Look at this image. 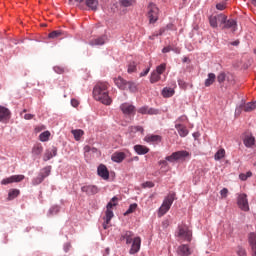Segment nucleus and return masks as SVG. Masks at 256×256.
<instances>
[{"mask_svg": "<svg viewBox=\"0 0 256 256\" xmlns=\"http://www.w3.org/2000/svg\"><path fill=\"white\" fill-rule=\"evenodd\" d=\"M109 85L107 82H100L96 84V86L93 89V95L94 99L96 101H100V103H103V105H111L113 103V100L111 97H109Z\"/></svg>", "mask_w": 256, "mask_h": 256, "instance_id": "f257e3e1", "label": "nucleus"}, {"mask_svg": "<svg viewBox=\"0 0 256 256\" xmlns=\"http://www.w3.org/2000/svg\"><path fill=\"white\" fill-rule=\"evenodd\" d=\"M121 241H126V245H131L129 250L130 255H135L141 251V237H135L132 231H124L120 237Z\"/></svg>", "mask_w": 256, "mask_h": 256, "instance_id": "f03ea898", "label": "nucleus"}, {"mask_svg": "<svg viewBox=\"0 0 256 256\" xmlns=\"http://www.w3.org/2000/svg\"><path fill=\"white\" fill-rule=\"evenodd\" d=\"M173 201H175V193H170L164 198L163 203L158 210V217H163V215L171 209Z\"/></svg>", "mask_w": 256, "mask_h": 256, "instance_id": "7ed1b4c3", "label": "nucleus"}, {"mask_svg": "<svg viewBox=\"0 0 256 256\" xmlns=\"http://www.w3.org/2000/svg\"><path fill=\"white\" fill-rule=\"evenodd\" d=\"M190 153L185 150L173 152L170 156L166 157V161H169L170 163H173L175 161H185L187 157H190Z\"/></svg>", "mask_w": 256, "mask_h": 256, "instance_id": "20e7f679", "label": "nucleus"}, {"mask_svg": "<svg viewBox=\"0 0 256 256\" xmlns=\"http://www.w3.org/2000/svg\"><path fill=\"white\" fill-rule=\"evenodd\" d=\"M148 13L147 17L149 19V23H157L159 19V8L154 3H150L148 5Z\"/></svg>", "mask_w": 256, "mask_h": 256, "instance_id": "39448f33", "label": "nucleus"}, {"mask_svg": "<svg viewBox=\"0 0 256 256\" xmlns=\"http://www.w3.org/2000/svg\"><path fill=\"white\" fill-rule=\"evenodd\" d=\"M225 21H227V16L222 13L209 17V23L213 29H217V27H219V25L221 27V25H223L225 23Z\"/></svg>", "mask_w": 256, "mask_h": 256, "instance_id": "423d86ee", "label": "nucleus"}, {"mask_svg": "<svg viewBox=\"0 0 256 256\" xmlns=\"http://www.w3.org/2000/svg\"><path fill=\"white\" fill-rule=\"evenodd\" d=\"M115 201H118L117 196H114L106 206V223H111V219H113L114 214L113 210L111 209H113V207H116L117 203H115Z\"/></svg>", "mask_w": 256, "mask_h": 256, "instance_id": "0eeeda50", "label": "nucleus"}, {"mask_svg": "<svg viewBox=\"0 0 256 256\" xmlns=\"http://www.w3.org/2000/svg\"><path fill=\"white\" fill-rule=\"evenodd\" d=\"M192 235L193 233L186 225L178 227V237H180V239H184V241H191Z\"/></svg>", "mask_w": 256, "mask_h": 256, "instance_id": "6e6552de", "label": "nucleus"}, {"mask_svg": "<svg viewBox=\"0 0 256 256\" xmlns=\"http://www.w3.org/2000/svg\"><path fill=\"white\" fill-rule=\"evenodd\" d=\"M237 205L241 211H249V200H247V194L242 193L238 195Z\"/></svg>", "mask_w": 256, "mask_h": 256, "instance_id": "1a4fd4ad", "label": "nucleus"}, {"mask_svg": "<svg viewBox=\"0 0 256 256\" xmlns=\"http://www.w3.org/2000/svg\"><path fill=\"white\" fill-rule=\"evenodd\" d=\"M23 179H25L24 175H13L8 178H4L1 181V185H9L11 183H21V181H23Z\"/></svg>", "mask_w": 256, "mask_h": 256, "instance_id": "9d476101", "label": "nucleus"}, {"mask_svg": "<svg viewBox=\"0 0 256 256\" xmlns=\"http://www.w3.org/2000/svg\"><path fill=\"white\" fill-rule=\"evenodd\" d=\"M248 243L251 248L252 256H256V233L255 232H251L248 235Z\"/></svg>", "mask_w": 256, "mask_h": 256, "instance_id": "9b49d317", "label": "nucleus"}, {"mask_svg": "<svg viewBox=\"0 0 256 256\" xmlns=\"http://www.w3.org/2000/svg\"><path fill=\"white\" fill-rule=\"evenodd\" d=\"M120 109L122 111V113H124V115H134L135 113V106L133 104H129V103H123L120 106Z\"/></svg>", "mask_w": 256, "mask_h": 256, "instance_id": "f8f14e48", "label": "nucleus"}, {"mask_svg": "<svg viewBox=\"0 0 256 256\" xmlns=\"http://www.w3.org/2000/svg\"><path fill=\"white\" fill-rule=\"evenodd\" d=\"M105 43H107V36H105V35L99 36V37L94 38V39L89 41V45H91V47H97L99 45H105Z\"/></svg>", "mask_w": 256, "mask_h": 256, "instance_id": "ddd939ff", "label": "nucleus"}, {"mask_svg": "<svg viewBox=\"0 0 256 256\" xmlns=\"http://www.w3.org/2000/svg\"><path fill=\"white\" fill-rule=\"evenodd\" d=\"M53 157H57V147L55 146L45 151L43 161H49L53 159Z\"/></svg>", "mask_w": 256, "mask_h": 256, "instance_id": "4468645a", "label": "nucleus"}, {"mask_svg": "<svg viewBox=\"0 0 256 256\" xmlns=\"http://www.w3.org/2000/svg\"><path fill=\"white\" fill-rule=\"evenodd\" d=\"M82 193H86V195H97L99 193V188L95 185L83 186L81 188Z\"/></svg>", "mask_w": 256, "mask_h": 256, "instance_id": "2eb2a0df", "label": "nucleus"}, {"mask_svg": "<svg viewBox=\"0 0 256 256\" xmlns=\"http://www.w3.org/2000/svg\"><path fill=\"white\" fill-rule=\"evenodd\" d=\"M127 80L123 79V77L118 76L117 78H114V83L118 87V89H121L122 91H127Z\"/></svg>", "mask_w": 256, "mask_h": 256, "instance_id": "dca6fc26", "label": "nucleus"}, {"mask_svg": "<svg viewBox=\"0 0 256 256\" xmlns=\"http://www.w3.org/2000/svg\"><path fill=\"white\" fill-rule=\"evenodd\" d=\"M97 172L99 177H102V179H104L105 181L109 179V170L107 169V166L103 164L99 165Z\"/></svg>", "mask_w": 256, "mask_h": 256, "instance_id": "f3484780", "label": "nucleus"}, {"mask_svg": "<svg viewBox=\"0 0 256 256\" xmlns=\"http://www.w3.org/2000/svg\"><path fill=\"white\" fill-rule=\"evenodd\" d=\"M11 119V111L4 106H0V121H9Z\"/></svg>", "mask_w": 256, "mask_h": 256, "instance_id": "a211bd4d", "label": "nucleus"}, {"mask_svg": "<svg viewBox=\"0 0 256 256\" xmlns=\"http://www.w3.org/2000/svg\"><path fill=\"white\" fill-rule=\"evenodd\" d=\"M222 29H232L233 32L237 31V21L233 19L225 20Z\"/></svg>", "mask_w": 256, "mask_h": 256, "instance_id": "6ab92c4d", "label": "nucleus"}, {"mask_svg": "<svg viewBox=\"0 0 256 256\" xmlns=\"http://www.w3.org/2000/svg\"><path fill=\"white\" fill-rule=\"evenodd\" d=\"M177 253L180 256H189L191 254V249L188 245L182 244L178 247Z\"/></svg>", "mask_w": 256, "mask_h": 256, "instance_id": "aec40b11", "label": "nucleus"}, {"mask_svg": "<svg viewBox=\"0 0 256 256\" xmlns=\"http://www.w3.org/2000/svg\"><path fill=\"white\" fill-rule=\"evenodd\" d=\"M126 155L125 152H115L111 159L114 161V163H123V160L125 159Z\"/></svg>", "mask_w": 256, "mask_h": 256, "instance_id": "412c9836", "label": "nucleus"}, {"mask_svg": "<svg viewBox=\"0 0 256 256\" xmlns=\"http://www.w3.org/2000/svg\"><path fill=\"white\" fill-rule=\"evenodd\" d=\"M243 143L245 147H253V145H255V137L251 134H246L243 139Z\"/></svg>", "mask_w": 256, "mask_h": 256, "instance_id": "4be33fe9", "label": "nucleus"}, {"mask_svg": "<svg viewBox=\"0 0 256 256\" xmlns=\"http://www.w3.org/2000/svg\"><path fill=\"white\" fill-rule=\"evenodd\" d=\"M134 151L137 153V155H147L149 153V148L147 146L143 145H135Z\"/></svg>", "mask_w": 256, "mask_h": 256, "instance_id": "5701e85b", "label": "nucleus"}, {"mask_svg": "<svg viewBox=\"0 0 256 256\" xmlns=\"http://www.w3.org/2000/svg\"><path fill=\"white\" fill-rule=\"evenodd\" d=\"M41 153H43V145L41 143L35 144L32 148V155L34 157H41Z\"/></svg>", "mask_w": 256, "mask_h": 256, "instance_id": "b1692460", "label": "nucleus"}, {"mask_svg": "<svg viewBox=\"0 0 256 256\" xmlns=\"http://www.w3.org/2000/svg\"><path fill=\"white\" fill-rule=\"evenodd\" d=\"M161 136L159 135H147L144 138V141H146V143H161Z\"/></svg>", "mask_w": 256, "mask_h": 256, "instance_id": "393cba45", "label": "nucleus"}, {"mask_svg": "<svg viewBox=\"0 0 256 256\" xmlns=\"http://www.w3.org/2000/svg\"><path fill=\"white\" fill-rule=\"evenodd\" d=\"M138 113H140L141 115H155V110L153 108L143 106L138 109Z\"/></svg>", "mask_w": 256, "mask_h": 256, "instance_id": "a878e982", "label": "nucleus"}, {"mask_svg": "<svg viewBox=\"0 0 256 256\" xmlns=\"http://www.w3.org/2000/svg\"><path fill=\"white\" fill-rule=\"evenodd\" d=\"M86 5L91 11H97L99 7V0H86Z\"/></svg>", "mask_w": 256, "mask_h": 256, "instance_id": "bb28decb", "label": "nucleus"}, {"mask_svg": "<svg viewBox=\"0 0 256 256\" xmlns=\"http://www.w3.org/2000/svg\"><path fill=\"white\" fill-rule=\"evenodd\" d=\"M176 129L180 135V137H187V135H189V130H187V127L178 124L176 125Z\"/></svg>", "mask_w": 256, "mask_h": 256, "instance_id": "cd10ccee", "label": "nucleus"}, {"mask_svg": "<svg viewBox=\"0 0 256 256\" xmlns=\"http://www.w3.org/2000/svg\"><path fill=\"white\" fill-rule=\"evenodd\" d=\"M215 79H217L215 73H209L208 78L205 80V87H211L215 83Z\"/></svg>", "mask_w": 256, "mask_h": 256, "instance_id": "c85d7f7f", "label": "nucleus"}, {"mask_svg": "<svg viewBox=\"0 0 256 256\" xmlns=\"http://www.w3.org/2000/svg\"><path fill=\"white\" fill-rule=\"evenodd\" d=\"M21 191L19 189H10L8 193V201H13L16 197H19Z\"/></svg>", "mask_w": 256, "mask_h": 256, "instance_id": "c756f323", "label": "nucleus"}, {"mask_svg": "<svg viewBox=\"0 0 256 256\" xmlns=\"http://www.w3.org/2000/svg\"><path fill=\"white\" fill-rule=\"evenodd\" d=\"M126 89H128L130 93H137L138 91L137 83L133 81H128L126 83Z\"/></svg>", "mask_w": 256, "mask_h": 256, "instance_id": "7c9ffc66", "label": "nucleus"}, {"mask_svg": "<svg viewBox=\"0 0 256 256\" xmlns=\"http://www.w3.org/2000/svg\"><path fill=\"white\" fill-rule=\"evenodd\" d=\"M173 95H175V90L173 88L165 87L162 90V96L165 98L173 97Z\"/></svg>", "mask_w": 256, "mask_h": 256, "instance_id": "2f4dec72", "label": "nucleus"}, {"mask_svg": "<svg viewBox=\"0 0 256 256\" xmlns=\"http://www.w3.org/2000/svg\"><path fill=\"white\" fill-rule=\"evenodd\" d=\"M158 81H161V74L153 71L150 75V83H158Z\"/></svg>", "mask_w": 256, "mask_h": 256, "instance_id": "473e14b6", "label": "nucleus"}, {"mask_svg": "<svg viewBox=\"0 0 256 256\" xmlns=\"http://www.w3.org/2000/svg\"><path fill=\"white\" fill-rule=\"evenodd\" d=\"M224 157H225V149L223 148L219 149L214 155L215 161H221V159H223Z\"/></svg>", "mask_w": 256, "mask_h": 256, "instance_id": "72a5a7b5", "label": "nucleus"}, {"mask_svg": "<svg viewBox=\"0 0 256 256\" xmlns=\"http://www.w3.org/2000/svg\"><path fill=\"white\" fill-rule=\"evenodd\" d=\"M39 175H41L44 179L49 177V175H51V166H47L45 168H43Z\"/></svg>", "mask_w": 256, "mask_h": 256, "instance_id": "f704fd0d", "label": "nucleus"}, {"mask_svg": "<svg viewBox=\"0 0 256 256\" xmlns=\"http://www.w3.org/2000/svg\"><path fill=\"white\" fill-rule=\"evenodd\" d=\"M72 135H74V138L76 141H79L81 139V137H83V130L78 129V130H72L71 131Z\"/></svg>", "mask_w": 256, "mask_h": 256, "instance_id": "c9c22d12", "label": "nucleus"}, {"mask_svg": "<svg viewBox=\"0 0 256 256\" xmlns=\"http://www.w3.org/2000/svg\"><path fill=\"white\" fill-rule=\"evenodd\" d=\"M49 137H51V132H49V131L42 132L39 135V139H40V141H42V143H45V141H47L49 139Z\"/></svg>", "mask_w": 256, "mask_h": 256, "instance_id": "e433bc0d", "label": "nucleus"}, {"mask_svg": "<svg viewBox=\"0 0 256 256\" xmlns=\"http://www.w3.org/2000/svg\"><path fill=\"white\" fill-rule=\"evenodd\" d=\"M165 69H167V64L162 63L159 66L156 67V70H154L158 75H163L165 73Z\"/></svg>", "mask_w": 256, "mask_h": 256, "instance_id": "4c0bfd02", "label": "nucleus"}, {"mask_svg": "<svg viewBox=\"0 0 256 256\" xmlns=\"http://www.w3.org/2000/svg\"><path fill=\"white\" fill-rule=\"evenodd\" d=\"M61 35H62L61 30H55V31H52L51 33H49L48 37H49V39H57V38L61 37Z\"/></svg>", "mask_w": 256, "mask_h": 256, "instance_id": "58836bf2", "label": "nucleus"}, {"mask_svg": "<svg viewBox=\"0 0 256 256\" xmlns=\"http://www.w3.org/2000/svg\"><path fill=\"white\" fill-rule=\"evenodd\" d=\"M43 181H45V178L43 176H41L40 174H38V176L32 180V184L33 185H41V183H43Z\"/></svg>", "mask_w": 256, "mask_h": 256, "instance_id": "ea45409f", "label": "nucleus"}, {"mask_svg": "<svg viewBox=\"0 0 256 256\" xmlns=\"http://www.w3.org/2000/svg\"><path fill=\"white\" fill-rule=\"evenodd\" d=\"M136 210H137V204H136V203L131 204V205L129 206V208H128V211H126V212L124 213V215H125V216L131 215V213H135Z\"/></svg>", "mask_w": 256, "mask_h": 256, "instance_id": "a19ab883", "label": "nucleus"}, {"mask_svg": "<svg viewBox=\"0 0 256 256\" xmlns=\"http://www.w3.org/2000/svg\"><path fill=\"white\" fill-rule=\"evenodd\" d=\"M253 173L251 171L245 173H242L239 175V179H241V181H247V179H249V177H252Z\"/></svg>", "mask_w": 256, "mask_h": 256, "instance_id": "79ce46f5", "label": "nucleus"}, {"mask_svg": "<svg viewBox=\"0 0 256 256\" xmlns=\"http://www.w3.org/2000/svg\"><path fill=\"white\" fill-rule=\"evenodd\" d=\"M227 79V75L225 74V72H221L220 74H218L217 76V81L218 83H225V80Z\"/></svg>", "mask_w": 256, "mask_h": 256, "instance_id": "37998d69", "label": "nucleus"}, {"mask_svg": "<svg viewBox=\"0 0 256 256\" xmlns=\"http://www.w3.org/2000/svg\"><path fill=\"white\" fill-rule=\"evenodd\" d=\"M135 3V1L133 0H122L120 2V5H122V7H131V5H133Z\"/></svg>", "mask_w": 256, "mask_h": 256, "instance_id": "c03bdc74", "label": "nucleus"}, {"mask_svg": "<svg viewBox=\"0 0 256 256\" xmlns=\"http://www.w3.org/2000/svg\"><path fill=\"white\" fill-rule=\"evenodd\" d=\"M137 71V65L133 62L128 66V73H135Z\"/></svg>", "mask_w": 256, "mask_h": 256, "instance_id": "a18cd8bd", "label": "nucleus"}, {"mask_svg": "<svg viewBox=\"0 0 256 256\" xmlns=\"http://www.w3.org/2000/svg\"><path fill=\"white\" fill-rule=\"evenodd\" d=\"M143 189H151L153 187H155V183L151 182V181H147L145 183L142 184Z\"/></svg>", "mask_w": 256, "mask_h": 256, "instance_id": "49530a36", "label": "nucleus"}, {"mask_svg": "<svg viewBox=\"0 0 256 256\" xmlns=\"http://www.w3.org/2000/svg\"><path fill=\"white\" fill-rule=\"evenodd\" d=\"M54 71L55 73H58V75H63V73H65V68L61 66H55Z\"/></svg>", "mask_w": 256, "mask_h": 256, "instance_id": "de8ad7c7", "label": "nucleus"}, {"mask_svg": "<svg viewBox=\"0 0 256 256\" xmlns=\"http://www.w3.org/2000/svg\"><path fill=\"white\" fill-rule=\"evenodd\" d=\"M163 33H165V28H161V29L159 30V33H154V34H152V35L149 37V39L153 40V39H155V37H159V35H163Z\"/></svg>", "mask_w": 256, "mask_h": 256, "instance_id": "09e8293b", "label": "nucleus"}, {"mask_svg": "<svg viewBox=\"0 0 256 256\" xmlns=\"http://www.w3.org/2000/svg\"><path fill=\"white\" fill-rule=\"evenodd\" d=\"M220 195L222 199H227V195H229V190L227 188H223L220 191Z\"/></svg>", "mask_w": 256, "mask_h": 256, "instance_id": "8fccbe9b", "label": "nucleus"}, {"mask_svg": "<svg viewBox=\"0 0 256 256\" xmlns=\"http://www.w3.org/2000/svg\"><path fill=\"white\" fill-rule=\"evenodd\" d=\"M237 255H239V256H246V255H247V252L245 251V248L238 247V249H237Z\"/></svg>", "mask_w": 256, "mask_h": 256, "instance_id": "3c124183", "label": "nucleus"}, {"mask_svg": "<svg viewBox=\"0 0 256 256\" xmlns=\"http://www.w3.org/2000/svg\"><path fill=\"white\" fill-rule=\"evenodd\" d=\"M225 3H218L216 4V9H218V11H225Z\"/></svg>", "mask_w": 256, "mask_h": 256, "instance_id": "603ef678", "label": "nucleus"}, {"mask_svg": "<svg viewBox=\"0 0 256 256\" xmlns=\"http://www.w3.org/2000/svg\"><path fill=\"white\" fill-rule=\"evenodd\" d=\"M170 51H173L171 46H166L162 49V53H169Z\"/></svg>", "mask_w": 256, "mask_h": 256, "instance_id": "864d4df0", "label": "nucleus"}, {"mask_svg": "<svg viewBox=\"0 0 256 256\" xmlns=\"http://www.w3.org/2000/svg\"><path fill=\"white\" fill-rule=\"evenodd\" d=\"M149 71H151V68H147L144 72H141L140 77H145L149 75Z\"/></svg>", "mask_w": 256, "mask_h": 256, "instance_id": "5fc2aeb1", "label": "nucleus"}, {"mask_svg": "<svg viewBox=\"0 0 256 256\" xmlns=\"http://www.w3.org/2000/svg\"><path fill=\"white\" fill-rule=\"evenodd\" d=\"M71 105H72V107H79V101L76 100V99H72L71 100Z\"/></svg>", "mask_w": 256, "mask_h": 256, "instance_id": "6e6d98bb", "label": "nucleus"}, {"mask_svg": "<svg viewBox=\"0 0 256 256\" xmlns=\"http://www.w3.org/2000/svg\"><path fill=\"white\" fill-rule=\"evenodd\" d=\"M33 117H35V115H33V114H25L24 115V119H26V121L33 119Z\"/></svg>", "mask_w": 256, "mask_h": 256, "instance_id": "4d7b16f0", "label": "nucleus"}, {"mask_svg": "<svg viewBox=\"0 0 256 256\" xmlns=\"http://www.w3.org/2000/svg\"><path fill=\"white\" fill-rule=\"evenodd\" d=\"M133 129H136V132L143 133L144 129L141 126H134Z\"/></svg>", "mask_w": 256, "mask_h": 256, "instance_id": "13d9d810", "label": "nucleus"}, {"mask_svg": "<svg viewBox=\"0 0 256 256\" xmlns=\"http://www.w3.org/2000/svg\"><path fill=\"white\" fill-rule=\"evenodd\" d=\"M104 220H105V221H104V223H103V229H108V227H109L108 224H109V223H107V215H105Z\"/></svg>", "mask_w": 256, "mask_h": 256, "instance_id": "bf43d9fd", "label": "nucleus"}, {"mask_svg": "<svg viewBox=\"0 0 256 256\" xmlns=\"http://www.w3.org/2000/svg\"><path fill=\"white\" fill-rule=\"evenodd\" d=\"M84 153H91V146L86 145V146L84 147Z\"/></svg>", "mask_w": 256, "mask_h": 256, "instance_id": "052dcab7", "label": "nucleus"}, {"mask_svg": "<svg viewBox=\"0 0 256 256\" xmlns=\"http://www.w3.org/2000/svg\"><path fill=\"white\" fill-rule=\"evenodd\" d=\"M43 130H45V126H38V127L35 128V131H36L37 133H39V132H41V131H43Z\"/></svg>", "mask_w": 256, "mask_h": 256, "instance_id": "680f3d73", "label": "nucleus"}, {"mask_svg": "<svg viewBox=\"0 0 256 256\" xmlns=\"http://www.w3.org/2000/svg\"><path fill=\"white\" fill-rule=\"evenodd\" d=\"M167 161L169 160H160L159 165H164V167H167Z\"/></svg>", "mask_w": 256, "mask_h": 256, "instance_id": "e2e57ef3", "label": "nucleus"}, {"mask_svg": "<svg viewBox=\"0 0 256 256\" xmlns=\"http://www.w3.org/2000/svg\"><path fill=\"white\" fill-rule=\"evenodd\" d=\"M239 43H240V41L236 40V41L231 42L230 45H233L234 47H237V46H239Z\"/></svg>", "mask_w": 256, "mask_h": 256, "instance_id": "0e129e2a", "label": "nucleus"}, {"mask_svg": "<svg viewBox=\"0 0 256 256\" xmlns=\"http://www.w3.org/2000/svg\"><path fill=\"white\" fill-rule=\"evenodd\" d=\"M135 126L130 127V133H137V129H133Z\"/></svg>", "mask_w": 256, "mask_h": 256, "instance_id": "69168bd1", "label": "nucleus"}, {"mask_svg": "<svg viewBox=\"0 0 256 256\" xmlns=\"http://www.w3.org/2000/svg\"><path fill=\"white\" fill-rule=\"evenodd\" d=\"M199 136H200V134L198 132L193 134L194 139H197Z\"/></svg>", "mask_w": 256, "mask_h": 256, "instance_id": "338daca9", "label": "nucleus"}, {"mask_svg": "<svg viewBox=\"0 0 256 256\" xmlns=\"http://www.w3.org/2000/svg\"><path fill=\"white\" fill-rule=\"evenodd\" d=\"M92 153H97V148H94V147H91V150H90Z\"/></svg>", "mask_w": 256, "mask_h": 256, "instance_id": "774afa93", "label": "nucleus"}]
</instances>
